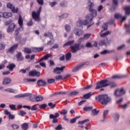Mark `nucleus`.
Returning a JSON list of instances; mask_svg holds the SVG:
<instances>
[{
	"label": "nucleus",
	"instance_id": "22",
	"mask_svg": "<svg viewBox=\"0 0 130 130\" xmlns=\"http://www.w3.org/2000/svg\"><path fill=\"white\" fill-rule=\"evenodd\" d=\"M18 23L21 28H23V18H22V16L19 14V18H18Z\"/></svg>",
	"mask_w": 130,
	"mask_h": 130
},
{
	"label": "nucleus",
	"instance_id": "59",
	"mask_svg": "<svg viewBox=\"0 0 130 130\" xmlns=\"http://www.w3.org/2000/svg\"><path fill=\"white\" fill-rule=\"evenodd\" d=\"M25 81H26V82H36V79H28V78H25Z\"/></svg>",
	"mask_w": 130,
	"mask_h": 130
},
{
	"label": "nucleus",
	"instance_id": "5",
	"mask_svg": "<svg viewBox=\"0 0 130 130\" xmlns=\"http://www.w3.org/2000/svg\"><path fill=\"white\" fill-rule=\"evenodd\" d=\"M50 56H52V55H51L50 54H46L43 56L39 61L37 62V63H38V62H40L39 64L41 66V67H42L43 68H46V64L44 62H41V61H42V60H46L48 59Z\"/></svg>",
	"mask_w": 130,
	"mask_h": 130
},
{
	"label": "nucleus",
	"instance_id": "12",
	"mask_svg": "<svg viewBox=\"0 0 130 130\" xmlns=\"http://www.w3.org/2000/svg\"><path fill=\"white\" fill-rule=\"evenodd\" d=\"M32 93H20L19 94H17L14 95V98H23L24 97H28V96H31Z\"/></svg>",
	"mask_w": 130,
	"mask_h": 130
},
{
	"label": "nucleus",
	"instance_id": "62",
	"mask_svg": "<svg viewBox=\"0 0 130 130\" xmlns=\"http://www.w3.org/2000/svg\"><path fill=\"white\" fill-rule=\"evenodd\" d=\"M77 94H79V92L78 91H73L70 93V96H75V95H77Z\"/></svg>",
	"mask_w": 130,
	"mask_h": 130
},
{
	"label": "nucleus",
	"instance_id": "4",
	"mask_svg": "<svg viewBox=\"0 0 130 130\" xmlns=\"http://www.w3.org/2000/svg\"><path fill=\"white\" fill-rule=\"evenodd\" d=\"M42 7H40L37 13L35 11L32 12V17L34 20L39 22L40 21V13H41Z\"/></svg>",
	"mask_w": 130,
	"mask_h": 130
},
{
	"label": "nucleus",
	"instance_id": "26",
	"mask_svg": "<svg viewBox=\"0 0 130 130\" xmlns=\"http://www.w3.org/2000/svg\"><path fill=\"white\" fill-rule=\"evenodd\" d=\"M44 37H49V38H50V39L53 40V36L52 35V34H51V32H48V33L45 32L44 34Z\"/></svg>",
	"mask_w": 130,
	"mask_h": 130
},
{
	"label": "nucleus",
	"instance_id": "34",
	"mask_svg": "<svg viewBox=\"0 0 130 130\" xmlns=\"http://www.w3.org/2000/svg\"><path fill=\"white\" fill-rule=\"evenodd\" d=\"M23 51L24 52H25V53H28V54H30L31 53V52H32V50H31V48H27V47H25L24 48Z\"/></svg>",
	"mask_w": 130,
	"mask_h": 130
},
{
	"label": "nucleus",
	"instance_id": "57",
	"mask_svg": "<svg viewBox=\"0 0 130 130\" xmlns=\"http://www.w3.org/2000/svg\"><path fill=\"white\" fill-rule=\"evenodd\" d=\"M29 100L32 102H35L36 101V98L35 96H30Z\"/></svg>",
	"mask_w": 130,
	"mask_h": 130
},
{
	"label": "nucleus",
	"instance_id": "45",
	"mask_svg": "<svg viewBox=\"0 0 130 130\" xmlns=\"http://www.w3.org/2000/svg\"><path fill=\"white\" fill-rule=\"evenodd\" d=\"M89 12H91V14H90V15H93V17H96V16H97V10L93 9H91V10L89 11Z\"/></svg>",
	"mask_w": 130,
	"mask_h": 130
},
{
	"label": "nucleus",
	"instance_id": "20",
	"mask_svg": "<svg viewBox=\"0 0 130 130\" xmlns=\"http://www.w3.org/2000/svg\"><path fill=\"white\" fill-rule=\"evenodd\" d=\"M109 112V110H106L104 111L103 115V119H101V121H102V122H104V121H105V118L106 117V115H107V114H108Z\"/></svg>",
	"mask_w": 130,
	"mask_h": 130
},
{
	"label": "nucleus",
	"instance_id": "9",
	"mask_svg": "<svg viewBox=\"0 0 130 130\" xmlns=\"http://www.w3.org/2000/svg\"><path fill=\"white\" fill-rule=\"evenodd\" d=\"M19 46V44H16L15 45H13L7 51V53H11L13 54L14 52H15V51L17 48H18V47Z\"/></svg>",
	"mask_w": 130,
	"mask_h": 130
},
{
	"label": "nucleus",
	"instance_id": "55",
	"mask_svg": "<svg viewBox=\"0 0 130 130\" xmlns=\"http://www.w3.org/2000/svg\"><path fill=\"white\" fill-rule=\"evenodd\" d=\"M38 109V108H37V106L36 105H34L31 108V110L32 111H36V110H37Z\"/></svg>",
	"mask_w": 130,
	"mask_h": 130
},
{
	"label": "nucleus",
	"instance_id": "47",
	"mask_svg": "<svg viewBox=\"0 0 130 130\" xmlns=\"http://www.w3.org/2000/svg\"><path fill=\"white\" fill-rule=\"evenodd\" d=\"M61 115H67L68 114V110L63 109L60 113Z\"/></svg>",
	"mask_w": 130,
	"mask_h": 130
},
{
	"label": "nucleus",
	"instance_id": "29",
	"mask_svg": "<svg viewBox=\"0 0 130 130\" xmlns=\"http://www.w3.org/2000/svg\"><path fill=\"white\" fill-rule=\"evenodd\" d=\"M126 15H130V6H126L124 8Z\"/></svg>",
	"mask_w": 130,
	"mask_h": 130
},
{
	"label": "nucleus",
	"instance_id": "23",
	"mask_svg": "<svg viewBox=\"0 0 130 130\" xmlns=\"http://www.w3.org/2000/svg\"><path fill=\"white\" fill-rule=\"evenodd\" d=\"M7 69H9L11 72H13V70L16 68V64L14 63H11L6 67Z\"/></svg>",
	"mask_w": 130,
	"mask_h": 130
},
{
	"label": "nucleus",
	"instance_id": "61",
	"mask_svg": "<svg viewBox=\"0 0 130 130\" xmlns=\"http://www.w3.org/2000/svg\"><path fill=\"white\" fill-rule=\"evenodd\" d=\"M34 50L36 52V51H42V50H43L44 48L43 47H41V48H35Z\"/></svg>",
	"mask_w": 130,
	"mask_h": 130
},
{
	"label": "nucleus",
	"instance_id": "21",
	"mask_svg": "<svg viewBox=\"0 0 130 130\" xmlns=\"http://www.w3.org/2000/svg\"><path fill=\"white\" fill-rule=\"evenodd\" d=\"M11 78H6L4 79L2 84L3 85H8V84H10L11 83Z\"/></svg>",
	"mask_w": 130,
	"mask_h": 130
},
{
	"label": "nucleus",
	"instance_id": "30",
	"mask_svg": "<svg viewBox=\"0 0 130 130\" xmlns=\"http://www.w3.org/2000/svg\"><path fill=\"white\" fill-rule=\"evenodd\" d=\"M74 43H75L74 40L70 41L65 43L63 46L64 47L65 46H68L69 45H73Z\"/></svg>",
	"mask_w": 130,
	"mask_h": 130
},
{
	"label": "nucleus",
	"instance_id": "60",
	"mask_svg": "<svg viewBox=\"0 0 130 130\" xmlns=\"http://www.w3.org/2000/svg\"><path fill=\"white\" fill-rule=\"evenodd\" d=\"M47 82L49 84H52L55 82V79H50L47 80Z\"/></svg>",
	"mask_w": 130,
	"mask_h": 130
},
{
	"label": "nucleus",
	"instance_id": "38",
	"mask_svg": "<svg viewBox=\"0 0 130 130\" xmlns=\"http://www.w3.org/2000/svg\"><path fill=\"white\" fill-rule=\"evenodd\" d=\"M21 127L24 130H27L28 129V127H29V125H28V123H24L22 124Z\"/></svg>",
	"mask_w": 130,
	"mask_h": 130
},
{
	"label": "nucleus",
	"instance_id": "24",
	"mask_svg": "<svg viewBox=\"0 0 130 130\" xmlns=\"http://www.w3.org/2000/svg\"><path fill=\"white\" fill-rule=\"evenodd\" d=\"M85 64H86V63H83L80 64L79 66L74 68L73 69L72 72H77V71H79L80 70V69H81V68H82V67H84V66H85Z\"/></svg>",
	"mask_w": 130,
	"mask_h": 130
},
{
	"label": "nucleus",
	"instance_id": "37",
	"mask_svg": "<svg viewBox=\"0 0 130 130\" xmlns=\"http://www.w3.org/2000/svg\"><path fill=\"white\" fill-rule=\"evenodd\" d=\"M110 33H111V31H107L106 32L101 34L100 36H101V37H102V38H103V37H105V36H107L109 35V34H110Z\"/></svg>",
	"mask_w": 130,
	"mask_h": 130
},
{
	"label": "nucleus",
	"instance_id": "19",
	"mask_svg": "<svg viewBox=\"0 0 130 130\" xmlns=\"http://www.w3.org/2000/svg\"><path fill=\"white\" fill-rule=\"evenodd\" d=\"M93 18H94V15H93V14H88L86 16V20H85L87 21L88 24L89 23L88 21H89L90 23H91L92 21H93Z\"/></svg>",
	"mask_w": 130,
	"mask_h": 130
},
{
	"label": "nucleus",
	"instance_id": "1",
	"mask_svg": "<svg viewBox=\"0 0 130 130\" xmlns=\"http://www.w3.org/2000/svg\"><path fill=\"white\" fill-rule=\"evenodd\" d=\"M114 79V76H113L109 80L104 79L97 82L95 89L97 90L100 88H106L108 86L110 87L111 89L114 88V79Z\"/></svg>",
	"mask_w": 130,
	"mask_h": 130
},
{
	"label": "nucleus",
	"instance_id": "14",
	"mask_svg": "<svg viewBox=\"0 0 130 130\" xmlns=\"http://www.w3.org/2000/svg\"><path fill=\"white\" fill-rule=\"evenodd\" d=\"M15 28H16V25L15 23L10 24L8 27V28L7 29L8 33H11V32H13L15 29Z\"/></svg>",
	"mask_w": 130,
	"mask_h": 130
},
{
	"label": "nucleus",
	"instance_id": "53",
	"mask_svg": "<svg viewBox=\"0 0 130 130\" xmlns=\"http://www.w3.org/2000/svg\"><path fill=\"white\" fill-rule=\"evenodd\" d=\"M68 16H69V14L68 13H65L64 14H62L61 16H59L60 19H62L63 18H68Z\"/></svg>",
	"mask_w": 130,
	"mask_h": 130
},
{
	"label": "nucleus",
	"instance_id": "44",
	"mask_svg": "<svg viewBox=\"0 0 130 130\" xmlns=\"http://www.w3.org/2000/svg\"><path fill=\"white\" fill-rule=\"evenodd\" d=\"M59 5L60 7H62V8H64V7H67V6H68V3L66 1H62L60 3Z\"/></svg>",
	"mask_w": 130,
	"mask_h": 130
},
{
	"label": "nucleus",
	"instance_id": "58",
	"mask_svg": "<svg viewBox=\"0 0 130 130\" xmlns=\"http://www.w3.org/2000/svg\"><path fill=\"white\" fill-rule=\"evenodd\" d=\"M19 115H21L22 116H24V115H26V112H24L23 110H20L19 113Z\"/></svg>",
	"mask_w": 130,
	"mask_h": 130
},
{
	"label": "nucleus",
	"instance_id": "6",
	"mask_svg": "<svg viewBox=\"0 0 130 130\" xmlns=\"http://www.w3.org/2000/svg\"><path fill=\"white\" fill-rule=\"evenodd\" d=\"M66 69V66H62L61 68L56 67L54 69L53 72L57 75H60L61 73H63V70Z\"/></svg>",
	"mask_w": 130,
	"mask_h": 130
},
{
	"label": "nucleus",
	"instance_id": "64",
	"mask_svg": "<svg viewBox=\"0 0 130 130\" xmlns=\"http://www.w3.org/2000/svg\"><path fill=\"white\" fill-rule=\"evenodd\" d=\"M48 106L51 107V109H52L53 108H54V107H55V104H52V103H49Z\"/></svg>",
	"mask_w": 130,
	"mask_h": 130
},
{
	"label": "nucleus",
	"instance_id": "35",
	"mask_svg": "<svg viewBox=\"0 0 130 130\" xmlns=\"http://www.w3.org/2000/svg\"><path fill=\"white\" fill-rule=\"evenodd\" d=\"M44 99V98L41 95L37 96L36 97V101L37 102H39V101H42Z\"/></svg>",
	"mask_w": 130,
	"mask_h": 130
},
{
	"label": "nucleus",
	"instance_id": "3",
	"mask_svg": "<svg viewBox=\"0 0 130 130\" xmlns=\"http://www.w3.org/2000/svg\"><path fill=\"white\" fill-rule=\"evenodd\" d=\"M84 47L85 45L84 44L81 45L80 44H75L74 45L70 46L71 51L73 53H76V52L79 51V50H81L82 48H84Z\"/></svg>",
	"mask_w": 130,
	"mask_h": 130
},
{
	"label": "nucleus",
	"instance_id": "10",
	"mask_svg": "<svg viewBox=\"0 0 130 130\" xmlns=\"http://www.w3.org/2000/svg\"><path fill=\"white\" fill-rule=\"evenodd\" d=\"M76 25L77 27H81L82 28H83V25H84V26L88 25V21H82L81 20V19H79L76 23Z\"/></svg>",
	"mask_w": 130,
	"mask_h": 130
},
{
	"label": "nucleus",
	"instance_id": "33",
	"mask_svg": "<svg viewBox=\"0 0 130 130\" xmlns=\"http://www.w3.org/2000/svg\"><path fill=\"white\" fill-rule=\"evenodd\" d=\"M127 77V75H114V79H122V78H126Z\"/></svg>",
	"mask_w": 130,
	"mask_h": 130
},
{
	"label": "nucleus",
	"instance_id": "50",
	"mask_svg": "<svg viewBox=\"0 0 130 130\" xmlns=\"http://www.w3.org/2000/svg\"><path fill=\"white\" fill-rule=\"evenodd\" d=\"M64 27L67 32H70V31H71V26L68 24H66Z\"/></svg>",
	"mask_w": 130,
	"mask_h": 130
},
{
	"label": "nucleus",
	"instance_id": "36",
	"mask_svg": "<svg viewBox=\"0 0 130 130\" xmlns=\"http://www.w3.org/2000/svg\"><path fill=\"white\" fill-rule=\"evenodd\" d=\"M71 58H72V53H71V52H69L66 54V59L67 61H68V60H70Z\"/></svg>",
	"mask_w": 130,
	"mask_h": 130
},
{
	"label": "nucleus",
	"instance_id": "13",
	"mask_svg": "<svg viewBox=\"0 0 130 130\" xmlns=\"http://www.w3.org/2000/svg\"><path fill=\"white\" fill-rule=\"evenodd\" d=\"M28 75L29 77H39L40 76V72L36 71H30Z\"/></svg>",
	"mask_w": 130,
	"mask_h": 130
},
{
	"label": "nucleus",
	"instance_id": "48",
	"mask_svg": "<svg viewBox=\"0 0 130 130\" xmlns=\"http://www.w3.org/2000/svg\"><path fill=\"white\" fill-rule=\"evenodd\" d=\"M88 121H89V119H86L85 120H84L83 121H79L78 122V124H84V123H86V122H88Z\"/></svg>",
	"mask_w": 130,
	"mask_h": 130
},
{
	"label": "nucleus",
	"instance_id": "8",
	"mask_svg": "<svg viewBox=\"0 0 130 130\" xmlns=\"http://www.w3.org/2000/svg\"><path fill=\"white\" fill-rule=\"evenodd\" d=\"M7 7L8 8V9H10L12 13H18V8H15V6H14V5L12 4V3H8L7 4Z\"/></svg>",
	"mask_w": 130,
	"mask_h": 130
},
{
	"label": "nucleus",
	"instance_id": "2",
	"mask_svg": "<svg viewBox=\"0 0 130 130\" xmlns=\"http://www.w3.org/2000/svg\"><path fill=\"white\" fill-rule=\"evenodd\" d=\"M95 100H98L99 102L103 105H106L111 101V99L107 94H100L98 96H95Z\"/></svg>",
	"mask_w": 130,
	"mask_h": 130
},
{
	"label": "nucleus",
	"instance_id": "56",
	"mask_svg": "<svg viewBox=\"0 0 130 130\" xmlns=\"http://www.w3.org/2000/svg\"><path fill=\"white\" fill-rule=\"evenodd\" d=\"M91 36V34H87L84 35L83 38L84 39H89V38H90V37Z\"/></svg>",
	"mask_w": 130,
	"mask_h": 130
},
{
	"label": "nucleus",
	"instance_id": "51",
	"mask_svg": "<svg viewBox=\"0 0 130 130\" xmlns=\"http://www.w3.org/2000/svg\"><path fill=\"white\" fill-rule=\"evenodd\" d=\"M118 120H119V115L118 113L115 114V122H117Z\"/></svg>",
	"mask_w": 130,
	"mask_h": 130
},
{
	"label": "nucleus",
	"instance_id": "31",
	"mask_svg": "<svg viewBox=\"0 0 130 130\" xmlns=\"http://www.w3.org/2000/svg\"><path fill=\"white\" fill-rule=\"evenodd\" d=\"M59 116V113H56L55 114V115L53 114H50L49 115V118L50 119H52V118H57Z\"/></svg>",
	"mask_w": 130,
	"mask_h": 130
},
{
	"label": "nucleus",
	"instance_id": "7",
	"mask_svg": "<svg viewBox=\"0 0 130 130\" xmlns=\"http://www.w3.org/2000/svg\"><path fill=\"white\" fill-rule=\"evenodd\" d=\"M125 93V90L123 88H120L117 89L115 92V95L117 97H119V96H122Z\"/></svg>",
	"mask_w": 130,
	"mask_h": 130
},
{
	"label": "nucleus",
	"instance_id": "28",
	"mask_svg": "<svg viewBox=\"0 0 130 130\" xmlns=\"http://www.w3.org/2000/svg\"><path fill=\"white\" fill-rule=\"evenodd\" d=\"M99 113V110L97 111V109H94L91 110V116H95L98 115Z\"/></svg>",
	"mask_w": 130,
	"mask_h": 130
},
{
	"label": "nucleus",
	"instance_id": "25",
	"mask_svg": "<svg viewBox=\"0 0 130 130\" xmlns=\"http://www.w3.org/2000/svg\"><path fill=\"white\" fill-rule=\"evenodd\" d=\"M6 92H9V93H14V94H17L18 90L12 88H7L5 89Z\"/></svg>",
	"mask_w": 130,
	"mask_h": 130
},
{
	"label": "nucleus",
	"instance_id": "15",
	"mask_svg": "<svg viewBox=\"0 0 130 130\" xmlns=\"http://www.w3.org/2000/svg\"><path fill=\"white\" fill-rule=\"evenodd\" d=\"M74 32L76 36H79V37H80V36L83 35V31L80 29L76 28L74 29Z\"/></svg>",
	"mask_w": 130,
	"mask_h": 130
},
{
	"label": "nucleus",
	"instance_id": "16",
	"mask_svg": "<svg viewBox=\"0 0 130 130\" xmlns=\"http://www.w3.org/2000/svg\"><path fill=\"white\" fill-rule=\"evenodd\" d=\"M37 84L39 87H44L46 85V81L42 79H40L37 81Z\"/></svg>",
	"mask_w": 130,
	"mask_h": 130
},
{
	"label": "nucleus",
	"instance_id": "17",
	"mask_svg": "<svg viewBox=\"0 0 130 130\" xmlns=\"http://www.w3.org/2000/svg\"><path fill=\"white\" fill-rule=\"evenodd\" d=\"M13 16V14L11 12H4L3 13V17L5 18V19H9V18L12 17Z\"/></svg>",
	"mask_w": 130,
	"mask_h": 130
},
{
	"label": "nucleus",
	"instance_id": "52",
	"mask_svg": "<svg viewBox=\"0 0 130 130\" xmlns=\"http://www.w3.org/2000/svg\"><path fill=\"white\" fill-rule=\"evenodd\" d=\"M47 106V104H43L42 105H40L39 108H41V109H44V108H46Z\"/></svg>",
	"mask_w": 130,
	"mask_h": 130
},
{
	"label": "nucleus",
	"instance_id": "41",
	"mask_svg": "<svg viewBox=\"0 0 130 130\" xmlns=\"http://www.w3.org/2000/svg\"><path fill=\"white\" fill-rule=\"evenodd\" d=\"M80 117H81V116H79L71 119V120L70 121V123H75L76 121H77V119L80 118Z\"/></svg>",
	"mask_w": 130,
	"mask_h": 130
},
{
	"label": "nucleus",
	"instance_id": "54",
	"mask_svg": "<svg viewBox=\"0 0 130 130\" xmlns=\"http://www.w3.org/2000/svg\"><path fill=\"white\" fill-rule=\"evenodd\" d=\"M6 48V44L0 43V50H4Z\"/></svg>",
	"mask_w": 130,
	"mask_h": 130
},
{
	"label": "nucleus",
	"instance_id": "43",
	"mask_svg": "<svg viewBox=\"0 0 130 130\" xmlns=\"http://www.w3.org/2000/svg\"><path fill=\"white\" fill-rule=\"evenodd\" d=\"M112 52V51H109L107 50H105L102 52H101V54H102L103 55H105V54H107V53H111Z\"/></svg>",
	"mask_w": 130,
	"mask_h": 130
},
{
	"label": "nucleus",
	"instance_id": "42",
	"mask_svg": "<svg viewBox=\"0 0 130 130\" xmlns=\"http://www.w3.org/2000/svg\"><path fill=\"white\" fill-rule=\"evenodd\" d=\"M92 95V94L91 92H89L88 93L84 94L83 95V98H84V99H89Z\"/></svg>",
	"mask_w": 130,
	"mask_h": 130
},
{
	"label": "nucleus",
	"instance_id": "39",
	"mask_svg": "<svg viewBox=\"0 0 130 130\" xmlns=\"http://www.w3.org/2000/svg\"><path fill=\"white\" fill-rule=\"evenodd\" d=\"M83 110L84 111H91V110H92V109H93V107L91 106V107H84L83 108Z\"/></svg>",
	"mask_w": 130,
	"mask_h": 130
},
{
	"label": "nucleus",
	"instance_id": "63",
	"mask_svg": "<svg viewBox=\"0 0 130 130\" xmlns=\"http://www.w3.org/2000/svg\"><path fill=\"white\" fill-rule=\"evenodd\" d=\"M56 130H61L62 129V126L61 124H59L57 127H55Z\"/></svg>",
	"mask_w": 130,
	"mask_h": 130
},
{
	"label": "nucleus",
	"instance_id": "49",
	"mask_svg": "<svg viewBox=\"0 0 130 130\" xmlns=\"http://www.w3.org/2000/svg\"><path fill=\"white\" fill-rule=\"evenodd\" d=\"M49 5H50V7H51V8H53V7H54L55 6H56V5H57V2H56L55 1L53 2H50Z\"/></svg>",
	"mask_w": 130,
	"mask_h": 130
},
{
	"label": "nucleus",
	"instance_id": "46",
	"mask_svg": "<svg viewBox=\"0 0 130 130\" xmlns=\"http://www.w3.org/2000/svg\"><path fill=\"white\" fill-rule=\"evenodd\" d=\"M56 81H60L61 80H64L63 77L61 75H58L55 78Z\"/></svg>",
	"mask_w": 130,
	"mask_h": 130
},
{
	"label": "nucleus",
	"instance_id": "11",
	"mask_svg": "<svg viewBox=\"0 0 130 130\" xmlns=\"http://www.w3.org/2000/svg\"><path fill=\"white\" fill-rule=\"evenodd\" d=\"M115 18L116 19H120V22H124L126 20V16H122L121 15H120L119 13H117L115 14Z\"/></svg>",
	"mask_w": 130,
	"mask_h": 130
},
{
	"label": "nucleus",
	"instance_id": "18",
	"mask_svg": "<svg viewBox=\"0 0 130 130\" xmlns=\"http://www.w3.org/2000/svg\"><path fill=\"white\" fill-rule=\"evenodd\" d=\"M16 58L17 59V61H22L24 59V57L22 55V53L21 52H19L16 54Z\"/></svg>",
	"mask_w": 130,
	"mask_h": 130
},
{
	"label": "nucleus",
	"instance_id": "40",
	"mask_svg": "<svg viewBox=\"0 0 130 130\" xmlns=\"http://www.w3.org/2000/svg\"><path fill=\"white\" fill-rule=\"evenodd\" d=\"M99 46H103V45H105V46H107V43H106V41L105 40H101L99 43Z\"/></svg>",
	"mask_w": 130,
	"mask_h": 130
},
{
	"label": "nucleus",
	"instance_id": "27",
	"mask_svg": "<svg viewBox=\"0 0 130 130\" xmlns=\"http://www.w3.org/2000/svg\"><path fill=\"white\" fill-rule=\"evenodd\" d=\"M23 30H24V28L23 27H20L16 29L14 34L16 36V39H17V37H18V35H19V32H20V31H23Z\"/></svg>",
	"mask_w": 130,
	"mask_h": 130
},
{
	"label": "nucleus",
	"instance_id": "32",
	"mask_svg": "<svg viewBox=\"0 0 130 130\" xmlns=\"http://www.w3.org/2000/svg\"><path fill=\"white\" fill-rule=\"evenodd\" d=\"M108 27V23H104L103 25L102 26V28L104 30H102L101 33H103V32H104V31H106V30H107Z\"/></svg>",
	"mask_w": 130,
	"mask_h": 130
}]
</instances>
